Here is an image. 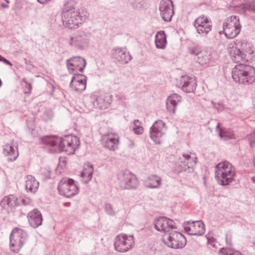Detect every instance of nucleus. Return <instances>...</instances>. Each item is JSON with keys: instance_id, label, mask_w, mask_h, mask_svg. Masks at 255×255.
I'll return each instance as SVG.
<instances>
[{"instance_id": "28", "label": "nucleus", "mask_w": 255, "mask_h": 255, "mask_svg": "<svg viewBox=\"0 0 255 255\" xmlns=\"http://www.w3.org/2000/svg\"><path fill=\"white\" fill-rule=\"evenodd\" d=\"M168 218L165 217H159L154 221L155 228L159 231L167 232V225L168 224Z\"/></svg>"}, {"instance_id": "46", "label": "nucleus", "mask_w": 255, "mask_h": 255, "mask_svg": "<svg viewBox=\"0 0 255 255\" xmlns=\"http://www.w3.org/2000/svg\"><path fill=\"white\" fill-rule=\"evenodd\" d=\"M25 82V86H24L25 93H30L32 90L31 85L27 82Z\"/></svg>"}, {"instance_id": "36", "label": "nucleus", "mask_w": 255, "mask_h": 255, "mask_svg": "<svg viewBox=\"0 0 255 255\" xmlns=\"http://www.w3.org/2000/svg\"><path fill=\"white\" fill-rule=\"evenodd\" d=\"M16 204V201L15 197L11 195L4 197L0 202V206L3 208H6V207H13Z\"/></svg>"}, {"instance_id": "42", "label": "nucleus", "mask_w": 255, "mask_h": 255, "mask_svg": "<svg viewBox=\"0 0 255 255\" xmlns=\"http://www.w3.org/2000/svg\"><path fill=\"white\" fill-rule=\"evenodd\" d=\"M104 209L107 214L110 216H115L117 213L116 211L114 209L112 205L110 203L105 204Z\"/></svg>"}, {"instance_id": "19", "label": "nucleus", "mask_w": 255, "mask_h": 255, "mask_svg": "<svg viewBox=\"0 0 255 255\" xmlns=\"http://www.w3.org/2000/svg\"><path fill=\"white\" fill-rule=\"evenodd\" d=\"M177 84L178 87L186 93L193 92L196 88L195 79L186 75L181 76Z\"/></svg>"}, {"instance_id": "31", "label": "nucleus", "mask_w": 255, "mask_h": 255, "mask_svg": "<svg viewBox=\"0 0 255 255\" xmlns=\"http://www.w3.org/2000/svg\"><path fill=\"white\" fill-rule=\"evenodd\" d=\"M161 179L156 175H151L147 179L145 185L149 188H158L161 185Z\"/></svg>"}, {"instance_id": "2", "label": "nucleus", "mask_w": 255, "mask_h": 255, "mask_svg": "<svg viewBox=\"0 0 255 255\" xmlns=\"http://www.w3.org/2000/svg\"><path fill=\"white\" fill-rule=\"evenodd\" d=\"M235 176L234 168L227 161L218 163L215 167V177L221 185H229L234 180Z\"/></svg>"}, {"instance_id": "11", "label": "nucleus", "mask_w": 255, "mask_h": 255, "mask_svg": "<svg viewBox=\"0 0 255 255\" xmlns=\"http://www.w3.org/2000/svg\"><path fill=\"white\" fill-rule=\"evenodd\" d=\"M78 139L73 137L71 135H66L63 137H58V147L60 151H64L68 154L74 153L75 148L73 144L74 141H77Z\"/></svg>"}, {"instance_id": "32", "label": "nucleus", "mask_w": 255, "mask_h": 255, "mask_svg": "<svg viewBox=\"0 0 255 255\" xmlns=\"http://www.w3.org/2000/svg\"><path fill=\"white\" fill-rule=\"evenodd\" d=\"M11 233L13 234L14 238L20 240L24 244L26 243L28 236L27 233L24 230L19 228H15L12 230Z\"/></svg>"}, {"instance_id": "6", "label": "nucleus", "mask_w": 255, "mask_h": 255, "mask_svg": "<svg viewBox=\"0 0 255 255\" xmlns=\"http://www.w3.org/2000/svg\"><path fill=\"white\" fill-rule=\"evenodd\" d=\"M120 186L122 189H135L138 185L136 176L128 170H123L118 174Z\"/></svg>"}, {"instance_id": "24", "label": "nucleus", "mask_w": 255, "mask_h": 255, "mask_svg": "<svg viewBox=\"0 0 255 255\" xmlns=\"http://www.w3.org/2000/svg\"><path fill=\"white\" fill-rule=\"evenodd\" d=\"M238 49H240L244 53L247 54L249 57L254 52L253 49V45L251 43L248 42L245 40L236 39L234 41L233 44Z\"/></svg>"}, {"instance_id": "4", "label": "nucleus", "mask_w": 255, "mask_h": 255, "mask_svg": "<svg viewBox=\"0 0 255 255\" xmlns=\"http://www.w3.org/2000/svg\"><path fill=\"white\" fill-rule=\"evenodd\" d=\"M91 33L84 30H79L70 36L68 44L79 50H84L89 45Z\"/></svg>"}, {"instance_id": "14", "label": "nucleus", "mask_w": 255, "mask_h": 255, "mask_svg": "<svg viewBox=\"0 0 255 255\" xmlns=\"http://www.w3.org/2000/svg\"><path fill=\"white\" fill-rule=\"evenodd\" d=\"M165 125L161 120H158L154 122L150 128V137L155 144H160L161 143L162 137L164 135L163 130Z\"/></svg>"}, {"instance_id": "21", "label": "nucleus", "mask_w": 255, "mask_h": 255, "mask_svg": "<svg viewBox=\"0 0 255 255\" xmlns=\"http://www.w3.org/2000/svg\"><path fill=\"white\" fill-rule=\"evenodd\" d=\"M104 146L110 150H115L117 148L118 139V136L112 133L105 135L102 139Z\"/></svg>"}, {"instance_id": "9", "label": "nucleus", "mask_w": 255, "mask_h": 255, "mask_svg": "<svg viewBox=\"0 0 255 255\" xmlns=\"http://www.w3.org/2000/svg\"><path fill=\"white\" fill-rule=\"evenodd\" d=\"M166 236H167V240L165 241L164 239V242L170 248L175 249H182L186 245V238L178 232H169Z\"/></svg>"}, {"instance_id": "40", "label": "nucleus", "mask_w": 255, "mask_h": 255, "mask_svg": "<svg viewBox=\"0 0 255 255\" xmlns=\"http://www.w3.org/2000/svg\"><path fill=\"white\" fill-rule=\"evenodd\" d=\"M70 87L73 90L77 92H82L86 89V81L74 83L72 85L70 84Z\"/></svg>"}, {"instance_id": "50", "label": "nucleus", "mask_w": 255, "mask_h": 255, "mask_svg": "<svg viewBox=\"0 0 255 255\" xmlns=\"http://www.w3.org/2000/svg\"><path fill=\"white\" fill-rule=\"evenodd\" d=\"M253 244L255 246V241H254Z\"/></svg>"}, {"instance_id": "33", "label": "nucleus", "mask_w": 255, "mask_h": 255, "mask_svg": "<svg viewBox=\"0 0 255 255\" xmlns=\"http://www.w3.org/2000/svg\"><path fill=\"white\" fill-rule=\"evenodd\" d=\"M24 244L22 241L14 238L13 234H10L9 247L12 252L18 253Z\"/></svg>"}, {"instance_id": "15", "label": "nucleus", "mask_w": 255, "mask_h": 255, "mask_svg": "<svg viewBox=\"0 0 255 255\" xmlns=\"http://www.w3.org/2000/svg\"><path fill=\"white\" fill-rule=\"evenodd\" d=\"M174 5L171 0H161L159 5L160 15L162 18L167 22L171 20L174 15Z\"/></svg>"}, {"instance_id": "22", "label": "nucleus", "mask_w": 255, "mask_h": 255, "mask_svg": "<svg viewBox=\"0 0 255 255\" xmlns=\"http://www.w3.org/2000/svg\"><path fill=\"white\" fill-rule=\"evenodd\" d=\"M230 48H232L230 51V55L234 62L240 63L248 61L247 54L244 53L240 49H238L232 43L230 45Z\"/></svg>"}, {"instance_id": "8", "label": "nucleus", "mask_w": 255, "mask_h": 255, "mask_svg": "<svg viewBox=\"0 0 255 255\" xmlns=\"http://www.w3.org/2000/svg\"><path fill=\"white\" fill-rule=\"evenodd\" d=\"M134 242V238L132 235H119L115 238L114 240L115 249L120 253H126L132 248Z\"/></svg>"}, {"instance_id": "12", "label": "nucleus", "mask_w": 255, "mask_h": 255, "mask_svg": "<svg viewBox=\"0 0 255 255\" xmlns=\"http://www.w3.org/2000/svg\"><path fill=\"white\" fill-rule=\"evenodd\" d=\"M183 227L186 233L192 236H202L205 231V225L202 221L185 222Z\"/></svg>"}, {"instance_id": "27", "label": "nucleus", "mask_w": 255, "mask_h": 255, "mask_svg": "<svg viewBox=\"0 0 255 255\" xmlns=\"http://www.w3.org/2000/svg\"><path fill=\"white\" fill-rule=\"evenodd\" d=\"M3 150L4 154L5 155L10 156L8 158V161L12 162L14 161L18 156L17 147H14V146L9 144H7Z\"/></svg>"}, {"instance_id": "10", "label": "nucleus", "mask_w": 255, "mask_h": 255, "mask_svg": "<svg viewBox=\"0 0 255 255\" xmlns=\"http://www.w3.org/2000/svg\"><path fill=\"white\" fill-rule=\"evenodd\" d=\"M197 163V157L195 155H191L188 153H183L178 160V168L180 171H187L193 172L194 166Z\"/></svg>"}, {"instance_id": "20", "label": "nucleus", "mask_w": 255, "mask_h": 255, "mask_svg": "<svg viewBox=\"0 0 255 255\" xmlns=\"http://www.w3.org/2000/svg\"><path fill=\"white\" fill-rule=\"evenodd\" d=\"M181 97L177 94H172L169 96L166 102V109L171 114L176 113L177 105L181 101Z\"/></svg>"}, {"instance_id": "51", "label": "nucleus", "mask_w": 255, "mask_h": 255, "mask_svg": "<svg viewBox=\"0 0 255 255\" xmlns=\"http://www.w3.org/2000/svg\"><path fill=\"white\" fill-rule=\"evenodd\" d=\"M24 201H25V200H23V202L24 204H25V203H24Z\"/></svg>"}, {"instance_id": "49", "label": "nucleus", "mask_w": 255, "mask_h": 255, "mask_svg": "<svg viewBox=\"0 0 255 255\" xmlns=\"http://www.w3.org/2000/svg\"><path fill=\"white\" fill-rule=\"evenodd\" d=\"M1 6L3 8H7L8 7V5L6 3H2L1 4Z\"/></svg>"}, {"instance_id": "38", "label": "nucleus", "mask_w": 255, "mask_h": 255, "mask_svg": "<svg viewBox=\"0 0 255 255\" xmlns=\"http://www.w3.org/2000/svg\"><path fill=\"white\" fill-rule=\"evenodd\" d=\"M78 71H75L74 72H70V73L73 75L71 81L70 83V85H72L74 83L86 81L87 78V77L84 75L79 74Z\"/></svg>"}, {"instance_id": "18", "label": "nucleus", "mask_w": 255, "mask_h": 255, "mask_svg": "<svg viewBox=\"0 0 255 255\" xmlns=\"http://www.w3.org/2000/svg\"><path fill=\"white\" fill-rule=\"evenodd\" d=\"M91 99L94 107L99 109H106L108 108L112 102L111 96L106 94L92 95Z\"/></svg>"}, {"instance_id": "17", "label": "nucleus", "mask_w": 255, "mask_h": 255, "mask_svg": "<svg viewBox=\"0 0 255 255\" xmlns=\"http://www.w3.org/2000/svg\"><path fill=\"white\" fill-rule=\"evenodd\" d=\"M66 64L69 72H74L75 71L82 72L86 65V62L82 57L76 56L68 59Z\"/></svg>"}, {"instance_id": "41", "label": "nucleus", "mask_w": 255, "mask_h": 255, "mask_svg": "<svg viewBox=\"0 0 255 255\" xmlns=\"http://www.w3.org/2000/svg\"><path fill=\"white\" fill-rule=\"evenodd\" d=\"M134 127L132 130L136 134H141L143 133V128L140 126V122L138 120H135L133 122Z\"/></svg>"}, {"instance_id": "44", "label": "nucleus", "mask_w": 255, "mask_h": 255, "mask_svg": "<svg viewBox=\"0 0 255 255\" xmlns=\"http://www.w3.org/2000/svg\"><path fill=\"white\" fill-rule=\"evenodd\" d=\"M248 138L250 141V144L253 148H255V132L250 134Z\"/></svg>"}, {"instance_id": "34", "label": "nucleus", "mask_w": 255, "mask_h": 255, "mask_svg": "<svg viewBox=\"0 0 255 255\" xmlns=\"http://www.w3.org/2000/svg\"><path fill=\"white\" fill-rule=\"evenodd\" d=\"M76 2L74 0H68L65 3L62 12V16H65L73 13V11H77V9H75Z\"/></svg>"}, {"instance_id": "25", "label": "nucleus", "mask_w": 255, "mask_h": 255, "mask_svg": "<svg viewBox=\"0 0 255 255\" xmlns=\"http://www.w3.org/2000/svg\"><path fill=\"white\" fill-rule=\"evenodd\" d=\"M167 43L166 35L164 31L157 32L155 37V43L157 48L164 49Z\"/></svg>"}, {"instance_id": "16", "label": "nucleus", "mask_w": 255, "mask_h": 255, "mask_svg": "<svg viewBox=\"0 0 255 255\" xmlns=\"http://www.w3.org/2000/svg\"><path fill=\"white\" fill-rule=\"evenodd\" d=\"M112 58L122 64L128 63L132 57L126 47H115L111 50Z\"/></svg>"}, {"instance_id": "7", "label": "nucleus", "mask_w": 255, "mask_h": 255, "mask_svg": "<svg viewBox=\"0 0 255 255\" xmlns=\"http://www.w3.org/2000/svg\"><path fill=\"white\" fill-rule=\"evenodd\" d=\"M58 190L60 195L67 198L72 197L79 192V188L75 181L71 179L64 178L58 184Z\"/></svg>"}, {"instance_id": "48", "label": "nucleus", "mask_w": 255, "mask_h": 255, "mask_svg": "<svg viewBox=\"0 0 255 255\" xmlns=\"http://www.w3.org/2000/svg\"><path fill=\"white\" fill-rule=\"evenodd\" d=\"M230 236H229V234H227L226 235V242L228 244H229L231 245V240H230Z\"/></svg>"}, {"instance_id": "37", "label": "nucleus", "mask_w": 255, "mask_h": 255, "mask_svg": "<svg viewBox=\"0 0 255 255\" xmlns=\"http://www.w3.org/2000/svg\"><path fill=\"white\" fill-rule=\"evenodd\" d=\"M88 167L89 168V171L88 172L83 171L81 173V176L83 178L82 180V181L85 184L88 183L92 179L93 177V166L92 165H89Z\"/></svg>"}, {"instance_id": "47", "label": "nucleus", "mask_w": 255, "mask_h": 255, "mask_svg": "<svg viewBox=\"0 0 255 255\" xmlns=\"http://www.w3.org/2000/svg\"><path fill=\"white\" fill-rule=\"evenodd\" d=\"M0 62H2L3 63L10 66H12V64L8 60L5 59L4 57L0 55Z\"/></svg>"}, {"instance_id": "39", "label": "nucleus", "mask_w": 255, "mask_h": 255, "mask_svg": "<svg viewBox=\"0 0 255 255\" xmlns=\"http://www.w3.org/2000/svg\"><path fill=\"white\" fill-rule=\"evenodd\" d=\"M243 10L246 13L248 12L255 13V0L250 1L242 5Z\"/></svg>"}, {"instance_id": "45", "label": "nucleus", "mask_w": 255, "mask_h": 255, "mask_svg": "<svg viewBox=\"0 0 255 255\" xmlns=\"http://www.w3.org/2000/svg\"><path fill=\"white\" fill-rule=\"evenodd\" d=\"M168 224L167 225V232H169V229H176L177 227L174 223V222L172 220L170 219L169 218H168Z\"/></svg>"}, {"instance_id": "5", "label": "nucleus", "mask_w": 255, "mask_h": 255, "mask_svg": "<svg viewBox=\"0 0 255 255\" xmlns=\"http://www.w3.org/2000/svg\"><path fill=\"white\" fill-rule=\"evenodd\" d=\"M241 27L239 17L237 15L228 17L223 25V31L228 39H233L237 36L241 31Z\"/></svg>"}, {"instance_id": "26", "label": "nucleus", "mask_w": 255, "mask_h": 255, "mask_svg": "<svg viewBox=\"0 0 255 255\" xmlns=\"http://www.w3.org/2000/svg\"><path fill=\"white\" fill-rule=\"evenodd\" d=\"M39 183L36 180L34 177L28 175L26 176L25 188L31 193L36 192L38 188Z\"/></svg>"}, {"instance_id": "1", "label": "nucleus", "mask_w": 255, "mask_h": 255, "mask_svg": "<svg viewBox=\"0 0 255 255\" xmlns=\"http://www.w3.org/2000/svg\"><path fill=\"white\" fill-rule=\"evenodd\" d=\"M233 79L237 83L249 86L255 83V68L247 64L240 63L232 70Z\"/></svg>"}, {"instance_id": "3", "label": "nucleus", "mask_w": 255, "mask_h": 255, "mask_svg": "<svg viewBox=\"0 0 255 255\" xmlns=\"http://www.w3.org/2000/svg\"><path fill=\"white\" fill-rule=\"evenodd\" d=\"M88 17L87 12L80 9H78L77 11H73L70 14L62 16L64 25L71 29L79 28Z\"/></svg>"}, {"instance_id": "13", "label": "nucleus", "mask_w": 255, "mask_h": 255, "mask_svg": "<svg viewBox=\"0 0 255 255\" xmlns=\"http://www.w3.org/2000/svg\"><path fill=\"white\" fill-rule=\"evenodd\" d=\"M194 26L198 34L206 36L212 29V23L208 17L202 15L195 19Z\"/></svg>"}, {"instance_id": "43", "label": "nucleus", "mask_w": 255, "mask_h": 255, "mask_svg": "<svg viewBox=\"0 0 255 255\" xmlns=\"http://www.w3.org/2000/svg\"><path fill=\"white\" fill-rule=\"evenodd\" d=\"M219 253L223 254V255H243L240 251H234L233 253H229V251L224 248L220 249Z\"/></svg>"}, {"instance_id": "35", "label": "nucleus", "mask_w": 255, "mask_h": 255, "mask_svg": "<svg viewBox=\"0 0 255 255\" xmlns=\"http://www.w3.org/2000/svg\"><path fill=\"white\" fill-rule=\"evenodd\" d=\"M58 137L56 136H45L41 138V143L48 146H54L58 143Z\"/></svg>"}, {"instance_id": "29", "label": "nucleus", "mask_w": 255, "mask_h": 255, "mask_svg": "<svg viewBox=\"0 0 255 255\" xmlns=\"http://www.w3.org/2000/svg\"><path fill=\"white\" fill-rule=\"evenodd\" d=\"M188 52L191 55H196L198 56L197 61L201 64H204L206 63L207 59L204 58H201V56L202 53V48L199 45H194L188 48Z\"/></svg>"}, {"instance_id": "23", "label": "nucleus", "mask_w": 255, "mask_h": 255, "mask_svg": "<svg viewBox=\"0 0 255 255\" xmlns=\"http://www.w3.org/2000/svg\"><path fill=\"white\" fill-rule=\"evenodd\" d=\"M27 218L30 226L34 228H36L42 224V214L37 209H34L30 212L27 215Z\"/></svg>"}, {"instance_id": "30", "label": "nucleus", "mask_w": 255, "mask_h": 255, "mask_svg": "<svg viewBox=\"0 0 255 255\" xmlns=\"http://www.w3.org/2000/svg\"><path fill=\"white\" fill-rule=\"evenodd\" d=\"M216 131L219 132V135L224 140L235 138V135L233 131L230 129H222L220 128V124L218 123L216 128Z\"/></svg>"}]
</instances>
